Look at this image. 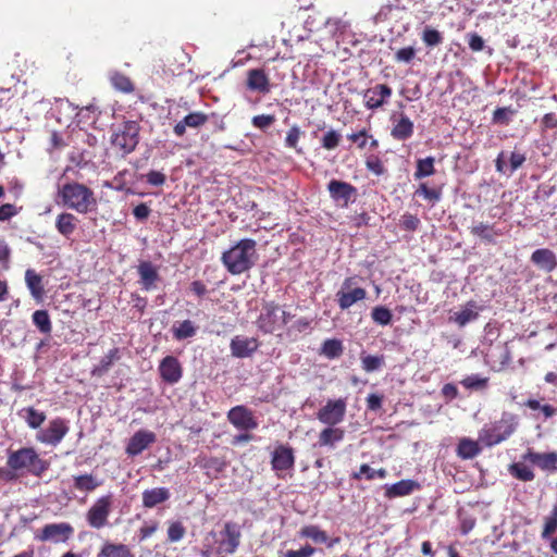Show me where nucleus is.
<instances>
[{
    "label": "nucleus",
    "instance_id": "nucleus-1",
    "mask_svg": "<svg viewBox=\"0 0 557 557\" xmlns=\"http://www.w3.org/2000/svg\"><path fill=\"white\" fill-rule=\"evenodd\" d=\"M257 242L251 238L238 240L221 256V262L232 275H240L249 271L258 259Z\"/></svg>",
    "mask_w": 557,
    "mask_h": 557
},
{
    "label": "nucleus",
    "instance_id": "nucleus-2",
    "mask_svg": "<svg viewBox=\"0 0 557 557\" xmlns=\"http://www.w3.org/2000/svg\"><path fill=\"white\" fill-rule=\"evenodd\" d=\"M64 207L79 214L96 211L98 201L91 188L78 182L63 184L58 191Z\"/></svg>",
    "mask_w": 557,
    "mask_h": 557
},
{
    "label": "nucleus",
    "instance_id": "nucleus-3",
    "mask_svg": "<svg viewBox=\"0 0 557 557\" xmlns=\"http://www.w3.org/2000/svg\"><path fill=\"white\" fill-rule=\"evenodd\" d=\"M7 466L15 472L40 478L49 468V462L41 459L33 447H22L8 454Z\"/></svg>",
    "mask_w": 557,
    "mask_h": 557
},
{
    "label": "nucleus",
    "instance_id": "nucleus-4",
    "mask_svg": "<svg viewBox=\"0 0 557 557\" xmlns=\"http://www.w3.org/2000/svg\"><path fill=\"white\" fill-rule=\"evenodd\" d=\"M518 417L511 412H503L499 420L485 425L479 432V441L485 446L492 447L508 440L517 430Z\"/></svg>",
    "mask_w": 557,
    "mask_h": 557
},
{
    "label": "nucleus",
    "instance_id": "nucleus-5",
    "mask_svg": "<svg viewBox=\"0 0 557 557\" xmlns=\"http://www.w3.org/2000/svg\"><path fill=\"white\" fill-rule=\"evenodd\" d=\"M292 318L275 301H264L256 321L257 329L263 334H274L281 331Z\"/></svg>",
    "mask_w": 557,
    "mask_h": 557
},
{
    "label": "nucleus",
    "instance_id": "nucleus-6",
    "mask_svg": "<svg viewBox=\"0 0 557 557\" xmlns=\"http://www.w3.org/2000/svg\"><path fill=\"white\" fill-rule=\"evenodd\" d=\"M139 124L135 121L124 122L111 137V144L123 156L133 152L139 143Z\"/></svg>",
    "mask_w": 557,
    "mask_h": 557
},
{
    "label": "nucleus",
    "instance_id": "nucleus-7",
    "mask_svg": "<svg viewBox=\"0 0 557 557\" xmlns=\"http://www.w3.org/2000/svg\"><path fill=\"white\" fill-rule=\"evenodd\" d=\"M113 495L108 494L99 497L87 510L86 521L89 527L100 530L108 525L109 516L112 511Z\"/></svg>",
    "mask_w": 557,
    "mask_h": 557
},
{
    "label": "nucleus",
    "instance_id": "nucleus-8",
    "mask_svg": "<svg viewBox=\"0 0 557 557\" xmlns=\"http://www.w3.org/2000/svg\"><path fill=\"white\" fill-rule=\"evenodd\" d=\"M356 277L348 276L343 281L342 287L336 293V302L342 311L348 310L355 304L367 298V290L363 287L355 286Z\"/></svg>",
    "mask_w": 557,
    "mask_h": 557
},
{
    "label": "nucleus",
    "instance_id": "nucleus-9",
    "mask_svg": "<svg viewBox=\"0 0 557 557\" xmlns=\"http://www.w3.org/2000/svg\"><path fill=\"white\" fill-rule=\"evenodd\" d=\"M240 541V525L234 521H227L224 523L223 529L220 531L216 553L219 555H233L239 547Z\"/></svg>",
    "mask_w": 557,
    "mask_h": 557
},
{
    "label": "nucleus",
    "instance_id": "nucleus-10",
    "mask_svg": "<svg viewBox=\"0 0 557 557\" xmlns=\"http://www.w3.org/2000/svg\"><path fill=\"white\" fill-rule=\"evenodd\" d=\"M69 431V421L58 417L50 420L48 426L37 433L36 438L42 444L55 447L62 442Z\"/></svg>",
    "mask_w": 557,
    "mask_h": 557
},
{
    "label": "nucleus",
    "instance_id": "nucleus-11",
    "mask_svg": "<svg viewBox=\"0 0 557 557\" xmlns=\"http://www.w3.org/2000/svg\"><path fill=\"white\" fill-rule=\"evenodd\" d=\"M347 401L345 398L329 399L317 412V419L326 425L341 423L346 414Z\"/></svg>",
    "mask_w": 557,
    "mask_h": 557
},
{
    "label": "nucleus",
    "instance_id": "nucleus-12",
    "mask_svg": "<svg viewBox=\"0 0 557 557\" xmlns=\"http://www.w3.org/2000/svg\"><path fill=\"white\" fill-rule=\"evenodd\" d=\"M228 422L237 430L251 431L258 428V421L252 410L244 405H237L227 412Z\"/></svg>",
    "mask_w": 557,
    "mask_h": 557
},
{
    "label": "nucleus",
    "instance_id": "nucleus-13",
    "mask_svg": "<svg viewBox=\"0 0 557 557\" xmlns=\"http://www.w3.org/2000/svg\"><path fill=\"white\" fill-rule=\"evenodd\" d=\"M74 533V528L67 522L46 524L36 539L41 542L65 543Z\"/></svg>",
    "mask_w": 557,
    "mask_h": 557
},
{
    "label": "nucleus",
    "instance_id": "nucleus-14",
    "mask_svg": "<svg viewBox=\"0 0 557 557\" xmlns=\"http://www.w3.org/2000/svg\"><path fill=\"white\" fill-rule=\"evenodd\" d=\"M327 190L331 198L339 202L342 207H347L357 194L355 186L338 180H331L327 184Z\"/></svg>",
    "mask_w": 557,
    "mask_h": 557
},
{
    "label": "nucleus",
    "instance_id": "nucleus-15",
    "mask_svg": "<svg viewBox=\"0 0 557 557\" xmlns=\"http://www.w3.org/2000/svg\"><path fill=\"white\" fill-rule=\"evenodd\" d=\"M156 441L157 436L152 431L139 430L135 432L128 440L125 453L131 457L137 456L150 445H152Z\"/></svg>",
    "mask_w": 557,
    "mask_h": 557
},
{
    "label": "nucleus",
    "instance_id": "nucleus-16",
    "mask_svg": "<svg viewBox=\"0 0 557 557\" xmlns=\"http://www.w3.org/2000/svg\"><path fill=\"white\" fill-rule=\"evenodd\" d=\"M161 379L168 384H176L183 376V368L174 356L164 357L158 368Z\"/></svg>",
    "mask_w": 557,
    "mask_h": 557
},
{
    "label": "nucleus",
    "instance_id": "nucleus-17",
    "mask_svg": "<svg viewBox=\"0 0 557 557\" xmlns=\"http://www.w3.org/2000/svg\"><path fill=\"white\" fill-rule=\"evenodd\" d=\"M392 96V88L386 84H377L363 94L364 104L370 110L381 108Z\"/></svg>",
    "mask_w": 557,
    "mask_h": 557
},
{
    "label": "nucleus",
    "instance_id": "nucleus-18",
    "mask_svg": "<svg viewBox=\"0 0 557 557\" xmlns=\"http://www.w3.org/2000/svg\"><path fill=\"white\" fill-rule=\"evenodd\" d=\"M260 346L259 341L256 337L235 336L232 338L230 348L231 354L235 358H247L250 357Z\"/></svg>",
    "mask_w": 557,
    "mask_h": 557
},
{
    "label": "nucleus",
    "instance_id": "nucleus-19",
    "mask_svg": "<svg viewBox=\"0 0 557 557\" xmlns=\"http://www.w3.org/2000/svg\"><path fill=\"white\" fill-rule=\"evenodd\" d=\"M246 87L251 91L267 95L271 91V83L263 69H250L247 71Z\"/></svg>",
    "mask_w": 557,
    "mask_h": 557
},
{
    "label": "nucleus",
    "instance_id": "nucleus-20",
    "mask_svg": "<svg viewBox=\"0 0 557 557\" xmlns=\"http://www.w3.org/2000/svg\"><path fill=\"white\" fill-rule=\"evenodd\" d=\"M272 469L275 471H286L295 466V455L292 447L287 445H278L272 453Z\"/></svg>",
    "mask_w": 557,
    "mask_h": 557
},
{
    "label": "nucleus",
    "instance_id": "nucleus-21",
    "mask_svg": "<svg viewBox=\"0 0 557 557\" xmlns=\"http://www.w3.org/2000/svg\"><path fill=\"white\" fill-rule=\"evenodd\" d=\"M137 272L143 290L150 292L157 287L160 275L157 267L150 261H141L137 267Z\"/></svg>",
    "mask_w": 557,
    "mask_h": 557
},
{
    "label": "nucleus",
    "instance_id": "nucleus-22",
    "mask_svg": "<svg viewBox=\"0 0 557 557\" xmlns=\"http://www.w3.org/2000/svg\"><path fill=\"white\" fill-rule=\"evenodd\" d=\"M524 461L536 465L542 470L556 471L557 470V453H536L529 448L522 456Z\"/></svg>",
    "mask_w": 557,
    "mask_h": 557
},
{
    "label": "nucleus",
    "instance_id": "nucleus-23",
    "mask_svg": "<svg viewBox=\"0 0 557 557\" xmlns=\"http://www.w3.org/2000/svg\"><path fill=\"white\" fill-rule=\"evenodd\" d=\"M208 121H209L208 114L200 112V111L190 112L189 114L184 116L183 120H181L180 122H177L174 125L173 132L177 137H182L185 135L187 127L200 128Z\"/></svg>",
    "mask_w": 557,
    "mask_h": 557
},
{
    "label": "nucleus",
    "instance_id": "nucleus-24",
    "mask_svg": "<svg viewBox=\"0 0 557 557\" xmlns=\"http://www.w3.org/2000/svg\"><path fill=\"white\" fill-rule=\"evenodd\" d=\"M171 493L166 487H153L145 490L141 494L143 506L151 509L160 504L168 502Z\"/></svg>",
    "mask_w": 557,
    "mask_h": 557
},
{
    "label": "nucleus",
    "instance_id": "nucleus-25",
    "mask_svg": "<svg viewBox=\"0 0 557 557\" xmlns=\"http://www.w3.org/2000/svg\"><path fill=\"white\" fill-rule=\"evenodd\" d=\"M420 490V484L414 480H400L389 486H386L385 497L395 498L410 495L414 491Z\"/></svg>",
    "mask_w": 557,
    "mask_h": 557
},
{
    "label": "nucleus",
    "instance_id": "nucleus-26",
    "mask_svg": "<svg viewBox=\"0 0 557 557\" xmlns=\"http://www.w3.org/2000/svg\"><path fill=\"white\" fill-rule=\"evenodd\" d=\"M25 283L33 298L37 302H41L46 294L42 276L39 275L35 270L27 269L25 272Z\"/></svg>",
    "mask_w": 557,
    "mask_h": 557
},
{
    "label": "nucleus",
    "instance_id": "nucleus-27",
    "mask_svg": "<svg viewBox=\"0 0 557 557\" xmlns=\"http://www.w3.org/2000/svg\"><path fill=\"white\" fill-rule=\"evenodd\" d=\"M531 261L545 272H552L557 267V258L555 253L547 248H541L533 251Z\"/></svg>",
    "mask_w": 557,
    "mask_h": 557
},
{
    "label": "nucleus",
    "instance_id": "nucleus-28",
    "mask_svg": "<svg viewBox=\"0 0 557 557\" xmlns=\"http://www.w3.org/2000/svg\"><path fill=\"white\" fill-rule=\"evenodd\" d=\"M413 122L407 115L400 114L399 119L394 122L391 136L398 141H405L413 135Z\"/></svg>",
    "mask_w": 557,
    "mask_h": 557
},
{
    "label": "nucleus",
    "instance_id": "nucleus-29",
    "mask_svg": "<svg viewBox=\"0 0 557 557\" xmlns=\"http://www.w3.org/2000/svg\"><path fill=\"white\" fill-rule=\"evenodd\" d=\"M479 310H481V308L478 306L476 301L470 300L459 312H456L450 317V321H454L458 326L463 327L469 322L478 319Z\"/></svg>",
    "mask_w": 557,
    "mask_h": 557
},
{
    "label": "nucleus",
    "instance_id": "nucleus-30",
    "mask_svg": "<svg viewBox=\"0 0 557 557\" xmlns=\"http://www.w3.org/2000/svg\"><path fill=\"white\" fill-rule=\"evenodd\" d=\"M77 224L78 219L73 213L62 212L57 215L54 225L59 234L70 238L76 231Z\"/></svg>",
    "mask_w": 557,
    "mask_h": 557
},
{
    "label": "nucleus",
    "instance_id": "nucleus-31",
    "mask_svg": "<svg viewBox=\"0 0 557 557\" xmlns=\"http://www.w3.org/2000/svg\"><path fill=\"white\" fill-rule=\"evenodd\" d=\"M121 359L120 348L115 347L110 349L99 361L97 366L91 369V376L101 377L109 372L115 361Z\"/></svg>",
    "mask_w": 557,
    "mask_h": 557
},
{
    "label": "nucleus",
    "instance_id": "nucleus-32",
    "mask_svg": "<svg viewBox=\"0 0 557 557\" xmlns=\"http://www.w3.org/2000/svg\"><path fill=\"white\" fill-rule=\"evenodd\" d=\"M299 536L310 539L317 544H327L329 547H332L334 543L338 542V539L329 542L327 533L314 524L302 527L299 531Z\"/></svg>",
    "mask_w": 557,
    "mask_h": 557
},
{
    "label": "nucleus",
    "instance_id": "nucleus-33",
    "mask_svg": "<svg viewBox=\"0 0 557 557\" xmlns=\"http://www.w3.org/2000/svg\"><path fill=\"white\" fill-rule=\"evenodd\" d=\"M97 557H135L128 545L123 543L104 542Z\"/></svg>",
    "mask_w": 557,
    "mask_h": 557
},
{
    "label": "nucleus",
    "instance_id": "nucleus-34",
    "mask_svg": "<svg viewBox=\"0 0 557 557\" xmlns=\"http://www.w3.org/2000/svg\"><path fill=\"white\" fill-rule=\"evenodd\" d=\"M479 442L469 437L460 438L456 448L457 456L463 460L473 459L482 451Z\"/></svg>",
    "mask_w": 557,
    "mask_h": 557
},
{
    "label": "nucleus",
    "instance_id": "nucleus-35",
    "mask_svg": "<svg viewBox=\"0 0 557 557\" xmlns=\"http://www.w3.org/2000/svg\"><path fill=\"white\" fill-rule=\"evenodd\" d=\"M334 425H327V428L323 429L318 437V445L320 447H331L338 442H342L345 436V431L339 428H333Z\"/></svg>",
    "mask_w": 557,
    "mask_h": 557
},
{
    "label": "nucleus",
    "instance_id": "nucleus-36",
    "mask_svg": "<svg viewBox=\"0 0 557 557\" xmlns=\"http://www.w3.org/2000/svg\"><path fill=\"white\" fill-rule=\"evenodd\" d=\"M471 234L480 237L482 240L486 243L494 244L495 238L503 235L500 230L494 227V225L479 223L473 225L470 230Z\"/></svg>",
    "mask_w": 557,
    "mask_h": 557
},
{
    "label": "nucleus",
    "instance_id": "nucleus-37",
    "mask_svg": "<svg viewBox=\"0 0 557 557\" xmlns=\"http://www.w3.org/2000/svg\"><path fill=\"white\" fill-rule=\"evenodd\" d=\"M33 324L44 335H50L52 332V322L47 310H36L32 314Z\"/></svg>",
    "mask_w": 557,
    "mask_h": 557
},
{
    "label": "nucleus",
    "instance_id": "nucleus-38",
    "mask_svg": "<svg viewBox=\"0 0 557 557\" xmlns=\"http://www.w3.org/2000/svg\"><path fill=\"white\" fill-rule=\"evenodd\" d=\"M110 82L121 92L131 94L135 90L132 79L121 72H113L110 76Z\"/></svg>",
    "mask_w": 557,
    "mask_h": 557
},
{
    "label": "nucleus",
    "instance_id": "nucleus-39",
    "mask_svg": "<svg viewBox=\"0 0 557 557\" xmlns=\"http://www.w3.org/2000/svg\"><path fill=\"white\" fill-rule=\"evenodd\" d=\"M101 482L98 481L92 474H82L74 476V487L82 492H92Z\"/></svg>",
    "mask_w": 557,
    "mask_h": 557
},
{
    "label": "nucleus",
    "instance_id": "nucleus-40",
    "mask_svg": "<svg viewBox=\"0 0 557 557\" xmlns=\"http://www.w3.org/2000/svg\"><path fill=\"white\" fill-rule=\"evenodd\" d=\"M173 336L177 341L186 339L196 335L197 327L190 320H184L172 329Z\"/></svg>",
    "mask_w": 557,
    "mask_h": 557
},
{
    "label": "nucleus",
    "instance_id": "nucleus-41",
    "mask_svg": "<svg viewBox=\"0 0 557 557\" xmlns=\"http://www.w3.org/2000/svg\"><path fill=\"white\" fill-rule=\"evenodd\" d=\"M435 173L434 168V158L433 157H426L424 159H419L417 161V169L413 174L416 180H421L423 177L431 176Z\"/></svg>",
    "mask_w": 557,
    "mask_h": 557
},
{
    "label": "nucleus",
    "instance_id": "nucleus-42",
    "mask_svg": "<svg viewBox=\"0 0 557 557\" xmlns=\"http://www.w3.org/2000/svg\"><path fill=\"white\" fill-rule=\"evenodd\" d=\"M385 366V358L383 355L373 356V355H366L361 356V367L362 369L368 372H374L380 370Z\"/></svg>",
    "mask_w": 557,
    "mask_h": 557
},
{
    "label": "nucleus",
    "instance_id": "nucleus-43",
    "mask_svg": "<svg viewBox=\"0 0 557 557\" xmlns=\"http://www.w3.org/2000/svg\"><path fill=\"white\" fill-rule=\"evenodd\" d=\"M509 472L512 476L523 482L532 481L535 476L534 472L529 467L520 462L510 465Z\"/></svg>",
    "mask_w": 557,
    "mask_h": 557
},
{
    "label": "nucleus",
    "instance_id": "nucleus-44",
    "mask_svg": "<svg viewBox=\"0 0 557 557\" xmlns=\"http://www.w3.org/2000/svg\"><path fill=\"white\" fill-rule=\"evenodd\" d=\"M23 411L26 413V416H24V418H25L27 425L30 429L40 428V425L46 420V413L42 411H38L34 407L25 408V409H23Z\"/></svg>",
    "mask_w": 557,
    "mask_h": 557
},
{
    "label": "nucleus",
    "instance_id": "nucleus-45",
    "mask_svg": "<svg viewBox=\"0 0 557 557\" xmlns=\"http://www.w3.org/2000/svg\"><path fill=\"white\" fill-rule=\"evenodd\" d=\"M371 318L374 323L385 326L392 322L393 313L384 306H376L371 311Z\"/></svg>",
    "mask_w": 557,
    "mask_h": 557
},
{
    "label": "nucleus",
    "instance_id": "nucleus-46",
    "mask_svg": "<svg viewBox=\"0 0 557 557\" xmlns=\"http://www.w3.org/2000/svg\"><path fill=\"white\" fill-rule=\"evenodd\" d=\"M366 169L376 176H382L386 173V168L377 154H370L364 161Z\"/></svg>",
    "mask_w": 557,
    "mask_h": 557
},
{
    "label": "nucleus",
    "instance_id": "nucleus-47",
    "mask_svg": "<svg viewBox=\"0 0 557 557\" xmlns=\"http://www.w3.org/2000/svg\"><path fill=\"white\" fill-rule=\"evenodd\" d=\"M198 459H199V461H198L199 466L207 470H214L215 472H222L226 467V462L218 457H206V456L201 457V456H199Z\"/></svg>",
    "mask_w": 557,
    "mask_h": 557
},
{
    "label": "nucleus",
    "instance_id": "nucleus-48",
    "mask_svg": "<svg viewBox=\"0 0 557 557\" xmlns=\"http://www.w3.org/2000/svg\"><path fill=\"white\" fill-rule=\"evenodd\" d=\"M343 352L342 342L338 339H326L322 344V354L327 358H336L339 357Z\"/></svg>",
    "mask_w": 557,
    "mask_h": 557
},
{
    "label": "nucleus",
    "instance_id": "nucleus-49",
    "mask_svg": "<svg viewBox=\"0 0 557 557\" xmlns=\"http://www.w3.org/2000/svg\"><path fill=\"white\" fill-rule=\"evenodd\" d=\"M557 531V505L550 511V515L545 518L544 528L542 531L543 539H549Z\"/></svg>",
    "mask_w": 557,
    "mask_h": 557
},
{
    "label": "nucleus",
    "instance_id": "nucleus-50",
    "mask_svg": "<svg viewBox=\"0 0 557 557\" xmlns=\"http://www.w3.org/2000/svg\"><path fill=\"white\" fill-rule=\"evenodd\" d=\"M302 134L304 133L301 132L299 126L293 125L287 132L285 138V146L295 149L298 153H301L302 150L301 148H298V141Z\"/></svg>",
    "mask_w": 557,
    "mask_h": 557
},
{
    "label": "nucleus",
    "instance_id": "nucleus-51",
    "mask_svg": "<svg viewBox=\"0 0 557 557\" xmlns=\"http://www.w3.org/2000/svg\"><path fill=\"white\" fill-rule=\"evenodd\" d=\"M186 533V529L181 521H173L168 528V540L172 543L181 541Z\"/></svg>",
    "mask_w": 557,
    "mask_h": 557
},
{
    "label": "nucleus",
    "instance_id": "nucleus-52",
    "mask_svg": "<svg viewBox=\"0 0 557 557\" xmlns=\"http://www.w3.org/2000/svg\"><path fill=\"white\" fill-rule=\"evenodd\" d=\"M422 40L428 47H434L443 41V36L438 30L425 27L422 33Z\"/></svg>",
    "mask_w": 557,
    "mask_h": 557
},
{
    "label": "nucleus",
    "instance_id": "nucleus-53",
    "mask_svg": "<svg viewBox=\"0 0 557 557\" xmlns=\"http://www.w3.org/2000/svg\"><path fill=\"white\" fill-rule=\"evenodd\" d=\"M515 114V110H512L510 107H502L497 108L493 112V122L495 124H504L507 125L510 122V115Z\"/></svg>",
    "mask_w": 557,
    "mask_h": 557
},
{
    "label": "nucleus",
    "instance_id": "nucleus-54",
    "mask_svg": "<svg viewBox=\"0 0 557 557\" xmlns=\"http://www.w3.org/2000/svg\"><path fill=\"white\" fill-rule=\"evenodd\" d=\"M341 141V134L334 129H331L324 134L321 139V145L326 150L335 149Z\"/></svg>",
    "mask_w": 557,
    "mask_h": 557
},
{
    "label": "nucleus",
    "instance_id": "nucleus-55",
    "mask_svg": "<svg viewBox=\"0 0 557 557\" xmlns=\"http://www.w3.org/2000/svg\"><path fill=\"white\" fill-rule=\"evenodd\" d=\"M416 195L423 196L425 199L435 202L441 199L442 193L440 189L430 188L425 183H422L417 188Z\"/></svg>",
    "mask_w": 557,
    "mask_h": 557
},
{
    "label": "nucleus",
    "instance_id": "nucleus-56",
    "mask_svg": "<svg viewBox=\"0 0 557 557\" xmlns=\"http://www.w3.org/2000/svg\"><path fill=\"white\" fill-rule=\"evenodd\" d=\"M488 380L478 375H470L461 381V384L468 389H482L487 386Z\"/></svg>",
    "mask_w": 557,
    "mask_h": 557
},
{
    "label": "nucleus",
    "instance_id": "nucleus-57",
    "mask_svg": "<svg viewBox=\"0 0 557 557\" xmlns=\"http://www.w3.org/2000/svg\"><path fill=\"white\" fill-rule=\"evenodd\" d=\"M399 225L405 231L414 232L420 225V220L417 215L405 213L400 218Z\"/></svg>",
    "mask_w": 557,
    "mask_h": 557
},
{
    "label": "nucleus",
    "instance_id": "nucleus-58",
    "mask_svg": "<svg viewBox=\"0 0 557 557\" xmlns=\"http://www.w3.org/2000/svg\"><path fill=\"white\" fill-rule=\"evenodd\" d=\"M274 122L275 116L273 114L255 115L251 120L252 125L262 131L270 127Z\"/></svg>",
    "mask_w": 557,
    "mask_h": 557
},
{
    "label": "nucleus",
    "instance_id": "nucleus-59",
    "mask_svg": "<svg viewBox=\"0 0 557 557\" xmlns=\"http://www.w3.org/2000/svg\"><path fill=\"white\" fill-rule=\"evenodd\" d=\"M416 57V49L413 47H404L396 51L395 61L410 63Z\"/></svg>",
    "mask_w": 557,
    "mask_h": 557
},
{
    "label": "nucleus",
    "instance_id": "nucleus-60",
    "mask_svg": "<svg viewBox=\"0 0 557 557\" xmlns=\"http://www.w3.org/2000/svg\"><path fill=\"white\" fill-rule=\"evenodd\" d=\"M315 553V548L309 544L300 547L297 550L289 549L285 553L284 557H311Z\"/></svg>",
    "mask_w": 557,
    "mask_h": 557
},
{
    "label": "nucleus",
    "instance_id": "nucleus-61",
    "mask_svg": "<svg viewBox=\"0 0 557 557\" xmlns=\"http://www.w3.org/2000/svg\"><path fill=\"white\" fill-rule=\"evenodd\" d=\"M10 257L11 248L4 239H0V262L3 270H8L10 268Z\"/></svg>",
    "mask_w": 557,
    "mask_h": 557
},
{
    "label": "nucleus",
    "instance_id": "nucleus-62",
    "mask_svg": "<svg viewBox=\"0 0 557 557\" xmlns=\"http://www.w3.org/2000/svg\"><path fill=\"white\" fill-rule=\"evenodd\" d=\"M18 213L17 208L12 203H4L0 206V222H4L15 216Z\"/></svg>",
    "mask_w": 557,
    "mask_h": 557
},
{
    "label": "nucleus",
    "instance_id": "nucleus-63",
    "mask_svg": "<svg viewBox=\"0 0 557 557\" xmlns=\"http://www.w3.org/2000/svg\"><path fill=\"white\" fill-rule=\"evenodd\" d=\"M146 180L152 186H161L165 183L166 176L162 172L151 170L147 173Z\"/></svg>",
    "mask_w": 557,
    "mask_h": 557
},
{
    "label": "nucleus",
    "instance_id": "nucleus-64",
    "mask_svg": "<svg viewBox=\"0 0 557 557\" xmlns=\"http://www.w3.org/2000/svg\"><path fill=\"white\" fill-rule=\"evenodd\" d=\"M468 38H469L468 45L472 51L478 52V51L483 50L485 42L479 34H476V33L468 34Z\"/></svg>",
    "mask_w": 557,
    "mask_h": 557
}]
</instances>
